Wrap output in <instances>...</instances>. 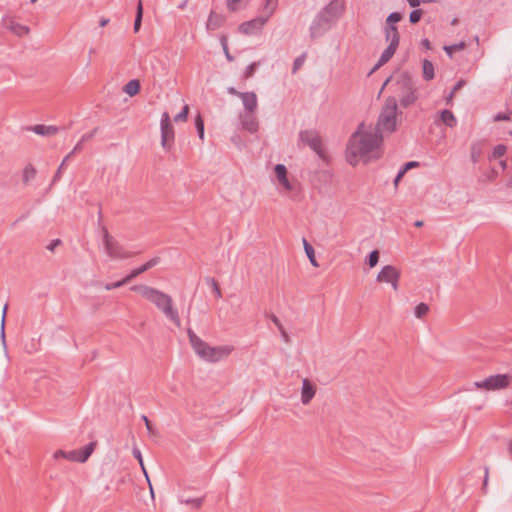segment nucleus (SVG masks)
<instances>
[{
    "mask_svg": "<svg viewBox=\"0 0 512 512\" xmlns=\"http://www.w3.org/2000/svg\"><path fill=\"white\" fill-rule=\"evenodd\" d=\"M397 99L396 97H388L385 100V104L381 110V113L378 118V122L375 128H378L379 131H387L392 133L396 130L397 124Z\"/></svg>",
    "mask_w": 512,
    "mask_h": 512,
    "instance_id": "4",
    "label": "nucleus"
},
{
    "mask_svg": "<svg viewBox=\"0 0 512 512\" xmlns=\"http://www.w3.org/2000/svg\"><path fill=\"white\" fill-rule=\"evenodd\" d=\"M67 160L68 159H66V157L63 159L62 163L60 164L59 168L57 169V171L52 179V184H55L57 181L60 180L61 175H62V170H63Z\"/></svg>",
    "mask_w": 512,
    "mask_h": 512,
    "instance_id": "49",
    "label": "nucleus"
},
{
    "mask_svg": "<svg viewBox=\"0 0 512 512\" xmlns=\"http://www.w3.org/2000/svg\"><path fill=\"white\" fill-rule=\"evenodd\" d=\"M142 420L144 421L145 426H146V428H147L148 432H149L150 434H154V430H153V427H152L151 421L148 419V417H147V416H145V415H142Z\"/></svg>",
    "mask_w": 512,
    "mask_h": 512,
    "instance_id": "54",
    "label": "nucleus"
},
{
    "mask_svg": "<svg viewBox=\"0 0 512 512\" xmlns=\"http://www.w3.org/2000/svg\"><path fill=\"white\" fill-rule=\"evenodd\" d=\"M303 246H304V250H305L307 257L309 258L310 263L314 267H319V264L315 258L314 248L305 238H303Z\"/></svg>",
    "mask_w": 512,
    "mask_h": 512,
    "instance_id": "29",
    "label": "nucleus"
},
{
    "mask_svg": "<svg viewBox=\"0 0 512 512\" xmlns=\"http://www.w3.org/2000/svg\"><path fill=\"white\" fill-rule=\"evenodd\" d=\"M187 334L193 350L201 359H203L204 354L206 353L207 349H209V345L200 337H198L191 328L187 329Z\"/></svg>",
    "mask_w": 512,
    "mask_h": 512,
    "instance_id": "13",
    "label": "nucleus"
},
{
    "mask_svg": "<svg viewBox=\"0 0 512 512\" xmlns=\"http://www.w3.org/2000/svg\"><path fill=\"white\" fill-rule=\"evenodd\" d=\"M131 280L129 279L128 275L123 278L122 280L120 281H117V282H114V283H108L105 285V289L106 290H112V289H116V288H119V287H122L123 285L129 283Z\"/></svg>",
    "mask_w": 512,
    "mask_h": 512,
    "instance_id": "43",
    "label": "nucleus"
},
{
    "mask_svg": "<svg viewBox=\"0 0 512 512\" xmlns=\"http://www.w3.org/2000/svg\"><path fill=\"white\" fill-rule=\"evenodd\" d=\"M188 113H189V106L188 105H184V107L182 108V111L179 112L175 117H174V121L175 122H184L187 120V117H188Z\"/></svg>",
    "mask_w": 512,
    "mask_h": 512,
    "instance_id": "44",
    "label": "nucleus"
},
{
    "mask_svg": "<svg viewBox=\"0 0 512 512\" xmlns=\"http://www.w3.org/2000/svg\"><path fill=\"white\" fill-rule=\"evenodd\" d=\"M36 173H37V171L32 164L26 165L23 170V182L26 184L30 180L34 179L36 176Z\"/></svg>",
    "mask_w": 512,
    "mask_h": 512,
    "instance_id": "34",
    "label": "nucleus"
},
{
    "mask_svg": "<svg viewBox=\"0 0 512 512\" xmlns=\"http://www.w3.org/2000/svg\"><path fill=\"white\" fill-rule=\"evenodd\" d=\"M440 119L443 124H445L446 126H448L450 128L455 127L457 124V120H456V117L454 116L453 112L450 110H447V109L441 111Z\"/></svg>",
    "mask_w": 512,
    "mask_h": 512,
    "instance_id": "25",
    "label": "nucleus"
},
{
    "mask_svg": "<svg viewBox=\"0 0 512 512\" xmlns=\"http://www.w3.org/2000/svg\"><path fill=\"white\" fill-rule=\"evenodd\" d=\"M507 152V147L504 144H498L494 147L492 153L488 156V160L492 161L497 158L503 157Z\"/></svg>",
    "mask_w": 512,
    "mask_h": 512,
    "instance_id": "32",
    "label": "nucleus"
},
{
    "mask_svg": "<svg viewBox=\"0 0 512 512\" xmlns=\"http://www.w3.org/2000/svg\"><path fill=\"white\" fill-rule=\"evenodd\" d=\"M385 40L390 46L398 48L400 42V34L396 26H385Z\"/></svg>",
    "mask_w": 512,
    "mask_h": 512,
    "instance_id": "17",
    "label": "nucleus"
},
{
    "mask_svg": "<svg viewBox=\"0 0 512 512\" xmlns=\"http://www.w3.org/2000/svg\"><path fill=\"white\" fill-rule=\"evenodd\" d=\"M142 17H143V4H142V1L139 0L138 4H137L136 16H135V21H134V32L139 31V29L141 27V23H142Z\"/></svg>",
    "mask_w": 512,
    "mask_h": 512,
    "instance_id": "33",
    "label": "nucleus"
},
{
    "mask_svg": "<svg viewBox=\"0 0 512 512\" xmlns=\"http://www.w3.org/2000/svg\"><path fill=\"white\" fill-rule=\"evenodd\" d=\"M344 10V0H331L318 14L331 24L343 14Z\"/></svg>",
    "mask_w": 512,
    "mask_h": 512,
    "instance_id": "8",
    "label": "nucleus"
},
{
    "mask_svg": "<svg viewBox=\"0 0 512 512\" xmlns=\"http://www.w3.org/2000/svg\"><path fill=\"white\" fill-rule=\"evenodd\" d=\"M421 45H422L425 49H428V50H429V49H431V43H430V41H429L427 38H425V39H423V40L421 41Z\"/></svg>",
    "mask_w": 512,
    "mask_h": 512,
    "instance_id": "62",
    "label": "nucleus"
},
{
    "mask_svg": "<svg viewBox=\"0 0 512 512\" xmlns=\"http://www.w3.org/2000/svg\"><path fill=\"white\" fill-rule=\"evenodd\" d=\"M132 452H133V456L139 461V464H140V466H141V468H142V470H143L147 480H149L147 472H146V469H145V466H144V463H143V458H142L141 451L137 447H134ZM148 482H150V481H148ZM149 486H150L151 494L153 495V489H152L151 483H149Z\"/></svg>",
    "mask_w": 512,
    "mask_h": 512,
    "instance_id": "35",
    "label": "nucleus"
},
{
    "mask_svg": "<svg viewBox=\"0 0 512 512\" xmlns=\"http://www.w3.org/2000/svg\"><path fill=\"white\" fill-rule=\"evenodd\" d=\"M130 290L139 292L145 299L153 303L163 314L177 327L181 321L176 309L173 308V300L168 294L147 285H134Z\"/></svg>",
    "mask_w": 512,
    "mask_h": 512,
    "instance_id": "3",
    "label": "nucleus"
},
{
    "mask_svg": "<svg viewBox=\"0 0 512 512\" xmlns=\"http://www.w3.org/2000/svg\"><path fill=\"white\" fill-rule=\"evenodd\" d=\"M509 117L504 113H498L494 116V121H504L508 120Z\"/></svg>",
    "mask_w": 512,
    "mask_h": 512,
    "instance_id": "58",
    "label": "nucleus"
},
{
    "mask_svg": "<svg viewBox=\"0 0 512 512\" xmlns=\"http://www.w3.org/2000/svg\"><path fill=\"white\" fill-rule=\"evenodd\" d=\"M396 50H397L396 47L388 45L387 48L382 52L380 58L378 59V61L375 64V66L370 71L369 75L374 73L376 70H378L384 64H386L393 57V55L395 54Z\"/></svg>",
    "mask_w": 512,
    "mask_h": 512,
    "instance_id": "21",
    "label": "nucleus"
},
{
    "mask_svg": "<svg viewBox=\"0 0 512 512\" xmlns=\"http://www.w3.org/2000/svg\"><path fill=\"white\" fill-rule=\"evenodd\" d=\"M400 271L392 265L384 266L377 275V281L381 283H390L395 291L398 290Z\"/></svg>",
    "mask_w": 512,
    "mask_h": 512,
    "instance_id": "10",
    "label": "nucleus"
},
{
    "mask_svg": "<svg viewBox=\"0 0 512 512\" xmlns=\"http://www.w3.org/2000/svg\"><path fill=\"white\" fill-rule=\"evenodd\" d=\"M300 140L308 145L319 156H322V140L314 130H303L299 134Z\"/></svg>",
    "mask_w": 512,
    "mask_h": 512,
    "instance_id": "11",
    "label": "nucleus"
},
{
    "mask_svg": "<svg viewBox=\"0 0 512 512\" xmlns=\"http://www.w3.org/2000/svg\"><path fill=\"white\" fill-rule=\"evenodd\" d=\"M97 131H98V128L96 127L91 132L84 134L81 137L82 141L87 142V141L91 140L94 137V135L97 133Z\"/></svg>",
    "mask_w": 512,
    "mask_h": 512,
    "instance_id": "53",
    "label": "nucleus"
},
{
    "mask_svg": "<svg viewBox=\"0 0 512 512\" xmlns=\"http://www.w3.org/2000/svg\"><path fill=\"white\" fill-rule=\"evenodd\" d=\"M315 395V388L308 379H304L302 383L301 401L304 405L310 403Z\"/></svg>",
    "mask_w": 512,
    "mask_h": 512,
    "instance_id": "20",
    "label": "nucleus"
},
{
    "mask_svg": "<svg viewBox=\"0 0 512 512\" xmlns=\"http://www.w3.org/2000/svg\"><path fill=\"white\" fill-rule=\"evenodd\" d=\"M207 282L210 283V285L212 286V289H213V292L215 293V296L217 298H221L222 297V292H221V289L219 287L218 282L214 278H208Z\"/></svg>",
    "mask_w": 512,
    "mask_h": 512,
    "instance_id": "46",
    "label": "nucleus"
},
{
    "mask_svg": "<svg viewBox=\"0 0 512 512\" xmlns=\"http://www.w3.org/2000/svg\"><path fill=\"white\" fill-rule=\"evenodd\" d=\"M242 126L250 133H254L258 130V122L252 116L244 118L242 121Z\"/></svg>",
    "mask_w": 512,
    "mask_h": 512,
    "instance_id": "31",
    "label": "nucleus"
},
{
    "mask_svg": "<svg viewBox=\"0 0 512 512\" xmlns=\"http://www.w3.org/2000/svg\"><path fill=\"white\" fill-rule=\"evenodd\" d=\"M31 130L34 131L38 135L51 136V135H55L59 131V128L56 126H52V125L47 126V125L39 124V125L33 126L31 128Z\"/></svg>",
    "mask_w": 512,
    "mask_h": 512,
    "instance_id": "24",
    "label": "nucleus"
},
{
    "mask_svg": "<svg viewBox=\"0 0 512 512\" xmlns=\"http://www.w3.org/2000/svg\"><path fill=\"white\" fill-rule=\"evenodd\" d=\"M203 502H204V497L194 498V499L189 498V499L181 500V503H184L186 505H191L194 509L201 508V506L203 505Z\"/></svg>",
    "mask_w": 512,
    "mask_h": 512,
    "instance_id": "39",
    "label": "nucleus"
},
{
    "mask_svg": "<svg viewBox=\"0 0 512 512\" xmlns=\"http://www.w3.org/2000/svg\"><path fill=\"white\" fill-rule=\"evenodd\" d=\"M160 262V258L159 257H153L151 258L149 261H147L145 264L141 265L140 267L138 268H135L133 269L129 274H128V277L130 280H133L134 278H136L137 276H139L140 274L148 271L149 269L153 268L154 266H156L158 263Z\"/></svg>",
    "mask_w": 512,
    "mask_h": 512,
    "instance_id": "19",
    "label": "nucleus"
},
{
    "mask_svg": "<svg viewBox=\"0 0 512 512\" xmlns=\"http://www.w3.org/2000/svg\"><path fill=\"white\" fill-rule=\"evenodd\" d=\"M59 457H62V458H65V459H68L70 461H76L78 462V450H73V451H69V452H65L63 450H57L55 453H54V458L57 459Z\"/></svg>",
    "mask_w": 512,
    "mask_h": 512,
    "instance_id": "30",
    "label": "nucleus"
},
{
    "mask_svg": "<svg viewBox=\"0 0 512 512\" xmlns=\"http://www.w3.org/2000/svg\"><path fill=\"white\" fill-rule=\"evenodd\" d=\"M485 176L488 181H494L498 176V172L494 168H489Z\"/></svg>",
    "mask_w": 512,
    "mask_h": 512,
    "instance_id": "52",
    "label": "nucleus"
},
{
    "mask_svg": "<svg viewBox=\"0 0 512 512\" xmlns=\"http://www.w3.org/2000/svg\"><path fill=\"white\" fill-rule=\"evenodd\" d=\"M383 142L382 132L378 128H365L360 123L356 131L350 136L346 146V160L356 166L360 160L368 163L381 157V145Z\"/></svg>",
    "mask_w": 512,
    "mask_h": 512,
    "instance_id": "1",
    "label": "nucleus"
},
{
    "mask_svg": "<svg viewBox=\"0 0 512 512\" xmlns=\"http://www.w3.org/2000/svg\"><path fill=\"white\" fill-rule=\"evenodd\" d=\"M402 19V14L400 12H392L386 18V26H395V24Z\"/></svg>",
    "mask_w": 512,
    "mask_h": 512,
    "instance_id": "37",
    "label": "nucleus"
},
{
    "mask_svg": "<svg viewBox=\"0 0 512 512\" xmlns=\"http://www.w3.org/2000/svg\"><path fill=\"white\" fill-rule=\"evenodd\" d=\"M224 22L225 17L223 15L211 11L207 20L206 27L208 30H216L220 28L224 24Z\"/></svg>",
    "mask_w": 512,
    "mask_h": 512,
    "instance_id": "23",
    "label": "nucleus"
},
{
    "mask_svg": "<svg viewBox=\"0 0 512 512\" xmlns=\"http://www.w3.org/2000/svg\"><path fill=\"white\" fill-rule=\"evenodd\" d=\"M85 141H82V138L80 139V141L75 145V147L73 148V150L66 156V159H69L72 157V155H74L75 153L77 152H80L82 149H83V144H84Z\"/></svg>",
    "mask_w": 512,
    "mask_h": 512,
    "instance_id": "50",
    "label": "nucleus"
},
{
    "mask_svg": "<svg viewBox=\"0 0 512 512\" xmlns=\"http://www.w3.org/2000/svg\"><path fill=\"white\" fill-rule=\"evenodd\" d=\"M264 10L266 12L264 16H259L250 21L243 22L239 26V31L245 35H253L261 32L262 28L275 10V5H272L271 0H265Z\"/></svg>",
    "mask_w": 512,
    "mask_h": 512,
    "instance_id": "5",
    "label": "nucleus"
},
{
    "mask_svg": "<svg viewBox=\"0 0 512 512\" xmlns=\"http://www.w3.org/2000/svg\"><path fill=\"white\" fill-rule=\"evenodd\" d=\"M195 127H196L197 133L199 135V138L201 140H203L204 139V121L200 114H198L195 118Z\"/></svg>",
    "mask_w": 512,
    "mask_h": 512,
    "instance_id": "38",
    "label": "nucleus"
},
{
    "mask_svg": "<svg viewBox=\"0 0 512 512\" xmlns=\"http://www.w3.org/2000/svg\"><path fill=\"white\" fill-rule=\"evenodd\" d=\"M228 93L231 94V95H236V96L240 97V93L241 92L237 91L234 87H229L228 88Z\"/></svg>",
    "mask_w": 512,
    "mask_h": 512,
    "instance_id": "63",
    "label": "nucleus"
},
{
    "mask_svg": "<svg viewBox=\"0 0 512 512\" xmlns=\"http://www.w3.org/2000/svg\"><path fill=\"white\" fill-rule=\"evenodd\" d=\"M140 88V81L138 79H132L124 85L123 91L132 97L139 93Z\"/></svg>",
    "mask_w": 512,
    "mask_h": 512,
    "instance_id": "26",
    "label": "nucleus"
},
{
    "mask_svg": "<svg viewBox=\"0 0 512 512\" xmlns=\"http://www.w3.org/2000/svg\"><path fill=\"white\" fill-rule=\"evenodd\" d=\"M274 171H275V174H276V177L279 181V183L287 190V191H291L292 190V186L288 180V177H287V168L285 167V165L283 164H277L274 168Z\"/></svg>",
    "mask_w": 512,
    "mask_h": 512,
    "instance_id": "18",
    "label": "nucleus"
},
{
    "mask_svg": "<svg viewBox=\"0 0 512 512\" xmlns=\"http://www.w3.org/2000/svg\"><path fill=\"white\" fill-rule=\"evenodd\" d=\"M281 336H282V339L284 340V342L286 343H290V336L288 335V333L286 332V330L283 328L282 330L279 331Z\"/></svg>",
    "mask_w": 512,
    "mask_h": 512,
    "instance_id": "60",
    "label": "nucleus"
},
{
    "mask_svg": "<svg viewBox=\"0 0 512 512\" xmlns=\"http://www.w3.org/2000/svg\"><path fill=\"white\" fill-rule=\"evenodd\" d=\"M257 67H258V63L257 62H253L250 65H248L246 67L245 71H244V74H243L244 78L245 79L251 78L254 75Z\"/></svg>",
    "mask_w": 512,
    "mask_h": 512,
    "instance_id": "45",
    "label": "nucleus"
},
{
    "mask_svg": "<svg viewBox=\"0 0 512 512\" xmlns=\"http://www.w3.org/2000/svg\"><path fill=\"white\" fill-rule=\"evenodd\" d=\"M2 24L6 29L20 37L25 36L30 32L28 26L16 22L14 18L9 16L3 17Z\"/></svg>",
    "mask_w": 512,
    "mask_h": 512,
    "instance_id": "14",
    "label": "nucleus"
},
{
    "mask_svg": "<svg viewBox=\"0 0 512 512\" xmlns=\"http://www.w3.org/2000/svg\"><path fill=\"white\" fill-rule=\"evenodd\" d=\"M508 453L510 456V459L512 460V440L508 442Z\"/></svg>",
    "mask_w": 512,
    "mask_h": 512,
    "instance_id": "64",
    "label": "nucleus"
},
{
    "mask_svg": "<svg viewBox=\"0 0 512 512\" xmlns=\"http://www.w3.org/2000/svg\"><path fill=\"white\" fill-rule=\"evenodd\" d=\"M271 321L275 324V326H277L278 330H282L284 327L281 323V321L279 320V318L276 316V315H271Z\"/></svg>",
    "mask_w": 512,
    "mask_h": 512,
    "instance_id": "56",
    "label": "nucleus"
},
{
    "mask_svg": "<svg viewBox=\"0 0 512 512\" xmlns=\"http://www.w3.org/2000/svg\"><path fill=\"white\" fill-rule=\"evenodd\" d=\"M232 351L233 347L228 345L217 347L209 346V349H207L204 354L203 360L215 363L228 357Z\"/></svg>",
    "mask_w": 512,
    "mask_h": 512,
    "instance_id": "12",
    "label": "nucleus"
},
{
    "mask_svg": "<svg viewBox=\"0 0 512 512\" xmlns=\"http://www.w3.org/2000/svg\"><path fill=\"white\" fill-rule=\"evenodd\" d=\"M227 7L230 11H236L238 9V7L234 5L233 0H227Z\"/></svg>",
    "mask_w": 512,
    "mask_h": 512,
    "instance_id": "61",
    "label": "nucleus"
},
{
    "mask_svg": "<svg viewBox=\"0 0 512 512\" xmlns=\"http://www.w3.org/2000/svg\"><path fill=\"white\" fill-rule=\"evenodd\" d=\"M419 162L417 161H410L404 164V166L400 169V177H403L405 173L410 170L411 168L418 167Z\"/></svg>",
    "mask_w": 512,
    "mask_h": 512,
    "instance_id": "48",
    "label": "nucleus"
},
{
    "mask_svg": "<svg viewBox=\"0 0 512 512\" xmlns=\"http://www.w3.org/2000/svg\"><path fill=\"white\" fill-rule=\"evenodd\" d=\"M7 304L4 306L3 308V315H2V322H1V337L3 339V341H5V331H4V327H5V317H6V311H7Z\"/></svg>",
    "mask_w": 512,
    "mask_h": 512,
    "instance_id": "51",
    "label": "nucleus"
},
{
    "mask_svg": "<svg viewBox=\"0 0 512 512\" xmlns=\"http://www.w3.org/2000/svg\"><path fill=\"white\" fill-rule=\"evenodd\" d=\"M392 81L393 92L397 95L400 105L404 108L410 107L418 100V89L412 76L407 71L397 72L386 79L381 91Z\"/></svg>",
    "mask_w": 512,
    "mask_h": 512,
    "instance_id": "2",
    "label": "nucleus"
},
{
    "mask_svg": "<svg viewBox=\"0 0 512 512\" xmlns=\"http://www.w3.org/2000/svg\"><path fill=\"white\" fill-rule=\"evenodd\" d=\"M61 244V240L60 239H54L50 242V244L47 246V249L50 250V251H54L55 248L57 246H59Z\"/></svg>",
    "mask_w": 512,
    "mask_h": 512,
    "instance_id": "55",
    "label": "nucleus"
},
{
    "mask_svg": "<svg viewBox=\"0 0 512 512\" xmlns=\"http://www.w3.org/2000/svg\"><path fill=\"white\" fill-rule=\"evenodd\" d=\"M379 257L380 254L378 250H373L372 252H370L367 258V264L369 265V267H375L379 262Z\"/></svg>",
    "mask_w": 512,
    "mask_h": 512,
    "instance_id": "40",
    "label": "nucleus"
},
{
    "mask_svg": "<svg viewBox=\"0 0 512 512\" xmlns=\"http://www.w3.org/2000/svg\"><path fill=\"white\" fill-rule=\"evenodd\" d=\"M97 442L93 441L87 444L82 450H78V462H85L93 453Z\"/></svg>",
    "mask_w": 512,
    "mask_h": 512,
    "instance_id": "27",
    "label": "nucleus"
},
{
    "mask_svg": "<svg viewBox=\"0 0 512 512\" xmlns=\"http://www.w3.org/2000/svg\"><path fill=\"white\" fill-rule=\"evenodd\" d=\"M465 47H466V43L464 41H461L457 44L444 46V50L449 57H452V55L455 51L463 50V49H465Z\"/></svg>",
    "mask_w": 512,
    "mask_h": 512,
    "instance_id": "36",
    "label": "nucleus"
},
{
    "mask_svg": "<svg viewBox=\"0 0 512 512\" xmlns=\"http://www.w3.org/2000/svg\"><path fill=\"white\" fill-rule=\"evenodd\" d=\"M174 140V128L170 123V117L167 112H164L161 118V145L165 150L171 148Z\"/></svg>",
    "mask_w": 512,
    "mask_h": 512,
    "instance_id": "9",
    "label": "nucleus"
},
{
    "mask_svg": "<svg viewBox=\"0 0 512 512\" xmlns=\"http://www.w3.org/2000/svg\"><path fill=\"white\" fill-rule=\"evenodd\" d=\"M222 44H223V49H224V52H225V55H226L227 59L229 61H232L233 57L230 55V52L228 51V47H227L226 39L225 38L222 39Z\"/></svg>",
    "mask_w": 512,
    "mask_h": 512,
    "instance_id": "57",
    "label": "nucleus"
},
{
    "mask_svg": "<svg viewBox=\"0 0 512 512\" xmlns=\"http://www.w3.org/2000/svg\"><path fill=\"white\" fill-rule=\"evenodd\" d=\"M422 68H423V78L426 81H430L435 77L434 65L431 61H429L428 59H424L422 62Z\"/></svg>",
    "mask_w": 512,
    "mask_h": 512,
    "instance_id": "28",
    "label": "nucleus"
},
{
    "mask_svg": "<svg viewBox=\"0 0 512 512\" xmlns=\"http://www.w3.org/2000/svg\"><path fill=\"white\" fill-rule=\"evenodd\" d=\"M486 145H487L486 140H478L471 144L470 158L474 164H476L480 161Z\"/></svg>",
    "mask_w": 512,
    "mask_h": 512,
    "instance_id": "16",
    "label": "nucleus"
},
{
    "mask_svg": "<svg viewBox=\"0 0 512 512\" xmlns=\"http://www.w3.org/2000/svg\"><path fill=\"white\" fill-rule=\"evenodd\" d=\"M330 27V23L326 22L319 14L313 20L310 26V37L312 39L322 36Z\"/></svg>",
    "mask_w": 512,
    "mask_h": 512,
    "instance_id": "15",
    "label": "nucleus"
},
{
    "mask_svg": "<svg viewBox=\"0 0 512 512\" xmlns=\"http://www.w3.org/2000/svg\"><path fill=\"white\" fill-rule=\"evenodd\" d=\"M511 377L506 374L492 375L482 381L474 382V386L480 389L497 390L506 388L510 384Z\"/></svg>",
    "mask_w": 512,
    "mask_h": 512,
    "instance_id": "7",
    "label": "nucleus"
},
{
    "mask_svg": "<svg viewBox=\"0 0 512 512\" xmlns=\"http://www.w3.org/2000/svg\"><path fill=\"white\" fill-rule=\"evenodd\" d=\"M305 60H306V53H302L294 60L293 67H292L293 74H296L298 72V70L303 66Z\"/></svg>",
    "mask_w": 512,
    "mask_h": 512,
    "instance_id": "41",
    "label": "nucleus"
},
{
    "mask_svg": "<svg viewBox=\"0 0 512 512\" xmlns=\"http://www.w3.org/2000/svg\"><path fill=\"white\" fill-rule=\"evenodd\" d=\"M429 311V307L425 303H420L415 307V316L417 318H423Z\"/></svg>",
    "mask_w": 512,
    "mask_h": 512,
    "instance_id": "42",
    "label": "nucleus"
},
{
    "mask_svg": "<svg viewBox=\"0 0 512 512\" xmlns=\"http://www.w3.org/2000/svg\"><path fill=\"white\" fill-rule=\"evenodd\" d=\"M421 17H422V10L421 9H415V10H413L410 13L409 21L412 24H416V23H418L420 21Z\"/></svg>",
    "mask_w": 512,
    "mask_h": 512,
    "instance_id": "47",
    "label": "nucleus"
},
{
    "mask_svg": "<svg viewBox=\"0 0 512 512\" xmlns=\"http://www.w3.org/2000/svg\"><path fill=\"white\" fill-rule=\"evenodd\" d=\"M243 105L249 112H254L257 108V96L254 92L240 93Z\"/></svg>",
    "mask_w": 512,
    "mask_h": 512,
    "instance_id": "22",
    "label": "nucleus"
},
{
    "mask_svg": "<svg viewBox=\"0 0 512 512\" xmlns=\"http://www.w3.org/2000/svg\"><path fill=\"white\" fill-rule=\"evenodd\" d=\"M465 81L463 79L459 80L453 87V91L456 93L458 90H460L464 85H465Z\"/></svg>",
    "mask_w": 512,
    "mask_h": 512,
    "instance_id": "59",
    "label": "nucleus"
},
{
    "mask_svg": "<svg viewBox=\"0 0 512 512\" xmlns=\"http://www.w3.org/2000/svg\"><path fill=\"white\" fill-rule=\"evenodd\" d=\"M103 244L106 253L113 259H128L135 255V253L127 252L123 246L112 237L105 226L102 227Z\"/></svg>",
    "mask_w": 512,
    "mask_h": 512,
    "instance_id": "6",
    "label": "nucleus"
}]
</instances>
